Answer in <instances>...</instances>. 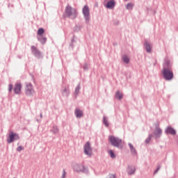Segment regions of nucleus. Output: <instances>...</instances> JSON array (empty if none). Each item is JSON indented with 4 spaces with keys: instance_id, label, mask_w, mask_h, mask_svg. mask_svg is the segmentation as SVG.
<instances>
[{
    "instance_id": "34",
    "label": "nucleus",
    "mask_w": 178,
    "mask_h": 178,
    "mask_svg": "<svg viewBox=\"0 0 178 178\" xmlns=\"http://www.w3.org/2000/svg\"><path fill=\"white\" fill-rule=\"evenodd\" d=\"M83 70H88V65L87 63H85L83 66Z\"/></svg>"
},
{
    "instance_id": "15",
    "label": "nucleus",
    "mask_w": 178,
    "mask_h": 178,
    "mask_svg": "<svg viewBox=\"0 0 178 178\" xmlns=\"http://www.w3.org/2000/svg\"><path fill=\"white\" fill-rule=\"evenodd\" d=\"M74 115L77 119H80L83 118L84 113H83V111L80 110L79 108H76L74 111Z\"/></svg>"
},
{
    "instance_id": "16",
    "label": "nucleus",
    "mask_w": 178,
    "mask_h": 178,
    "mask_svg": "<svg viewBox=\"0 0 178 178\" xmlns=\"http://www.w3.org/2000/svg\"><path fill=\"white\" fill-rule=\"evenodd\" d=\"M128 145L129 147L131 155H133V156H136L137 150H136V147L131 143H128Z\"/></svg>"
},
{
    "instance_id": "4",
    "label": "nucleus",
    "mask_w": 178,
    "mask_h": 178,
    "mask_svg": "<svg viewBox=\"0 0 178 178\" xmlns=\"http://www.w3.org/2000/svg\"><path fill=\"white\" fill-rule=\"evenodd\" d=\"M82 13L83 15V18L85 19V22L86 24H88L90 23V8H88V6L86 5L83 6L82 9Z\"/></svg>"
},
{
    "instance_id": "20",
    "label": "nucleus",
    "mask_w": 178,
    "mask_h": 178,
    "mask_svg": "<svg viewBox=\"0 0 178 178\" xmlns=\"http://www.w3.org/2000/svg\"><path fill=\"white\" fill-rule=\"evenodd\" d=\"M102 123L105 127H109V122H108V117L104 115L102 119Z\"/></svg>"
},
{
    "instance_id": "29",
    "label": "nucleus",
    "mask_w": 178,
    "mask_h": 178,
    "mask_svg": "<svg viewBox=\"0 0 178 178\" xmlns=\"http://www.w3.org/2000/svg\"><path fill=\"white\" fill-rule=\"evenodd\" d=\"M108 153H109L111 158H112L113 159L114 158H116V154H115V152H113V150H109Z\"/></svg>"
},
{
    "instance_id": "31",
    "label": "nucleus",
    "mask_w": 178,
    "mask_h": 178,
    "mask_svg": "<svg viewBox=\"0 0 178 178\" xmlns=\"http://www.w3.org/2000/svg\"><path fill=\"white\" fill-rule=\"evenodd\" d=\"M127 9L128 10L133 9V3H128L127 5Z\"/></svg>"
},
{
    "instance_id": "1",
    "label": "nucleus",
    "mask_w": 178,
    "mask_h": 178,
    "mask_svg": "<svg viewBox=\"0 0 178 178\" xmlns=\"http://www.w3.org/2000/svg\"><path fill=\"white\" fill-rule=\"evenodd\" d=\"M77 16H79V11H77V9L67 4L65 8L64 17L74 20L75 19H77Z\"/></svg>"
},
{
    "instance_id": "12",
    "label": "nucleus",
    "mask_w": 178,
    "mask_h": 178,
    "mask_svg": "<svg viewBox=\"0 0 178 178\" xmlns=\"http://www.w3.org/2000/svg\"><path fill=\"white\" fill-rule=\"evenodd\" d=\"M14 94L19 95L22 92V83H15L13 88Z\"/></svg>"
},
{
    "instance_id": "19",
    "label": "nucleus",
    "mask_w": 178,
    "mask_h": 178,
    "mask_svg": "<svg viewBox=\"0 0 178 178\" xmlns=\"http://www.w3.org/2000/svg\"><path fill=\"white\" fill-rule=\"evenodd\" d=\"M134 172H136V167L133 165L128 166V170H127L128 175H134Z\"/></svg>"
},
{
    "instance_id": "30",
    "label": "nucleus",
    "mask_w": 178,
    "mask_h": 178,
    "mask_svg": "<svg viewBox=\"0 0 178 178\" xmlns=\"http://www.w3.org/2000/svg\"><path fill=\"white\" fill-rule=\"evenodd\" d=\"M12 90H13V85L10 83L8 85V92H12Z\"/></svg>"
},
{
    "instance_id": "11",
    "label": "nucleus",
    "mask_w": 178,
    "mask_h": 178,
    "mask_svg": "<svg viewBox=\"0 0 178 178\" xmlns=\"http://www.w3.org/2000/svg\"><path fill=\"white\" fill-rule=\"evenodd\" d=\"M84 154L86 155H88L91 156V145H90V142H87L83 146Z\"/></svg>"
},
{
    "instance_id": "23",
    "label": "nucleus",
    "mask_w": 178,
    "mask_h": 178,
    "mask_svg": "<svg viewBox=\"0 0 178 178\" xmlns=\"http://www.w3.org/2000/svg\"><path fill=\"white\" fill-rule=\"evenodd\" d=\"M79 92H80V83H79V85L76 86L74 95L77 97V95H79Z\"/></svg>"
},
{
    "instance_id": "14",
    "label": "nucleus",
    "mask_w": 178,
    "mask_h": 178,
    "mask_svg": "<svg viewBox=\"0 0 178 178\" xmlns=\"http://www.w3.org/2000/svg\"><path fill=\"white\" fill-rule=\"evenodd\" d=\"M172 67V64H170V60L168 58L164 59V63L163 64V69L170 70Z\"/></svg>"
},
{
    "instance_id": "10",
    "label": "nucleus",
    "mask_w": 178,
    "mask_h": 178,
    "mask_svg": "<svg viewBox=\"0 0 178 178\" xmlns=\"http://www.w3.org/2000/svg\"><path fill=\"white\" fill-rule=\"evenodd\" d=\"M104 2H106L105 5L106 9H113L116 6L115 0H104Z\"/></svg>"
},
{
    "instance_id": "26",
    "label": "nucleus",
    "mask_w": 178,
    "mask_h": 178,
    "mask_svg": "<svg viewBox=\"0 0 178 178\" xmlns=\"http://www.w3.org/2000/svg\"><path fill=\"white\" fill-rule=\"evenodd\" d=\"M82 27L83 26H81L75 25V26L74 27V31L79 33V31H80V30H81Z\"/></svg>"
},
{
    "instance_id": "2",
    "label": "nucleus",
    "mask_w": 178,
    "mask_h": 178,
    "mask_svg": "<svg viewBox=\"0 0 178 178\" xmlns=\"http://www.w3.org/2000/svg\"><path fill=\"white\" fill-rule=\"evenodd\" d=\"M108 141L112 145V147H115L116 148H118L119 149H123V145L122 144V139L113 136H108Z\"/></svg>"
},
{
    "instance_id": "24",
    "label": "nucleus",
    "mask_w": 178,
    "mask_h": 178,
    "mask_svg": "<svg viewBox=\"0 0 178 178\" xmlns=\"http://www.w3.org/2000/svg\"><path fill=\"white\" fill-rule=\"evenodd\" d=\"M152 138H153L152 135H151V134H149L147 138H146L145 140V144H149Z\"/></svg>"
},
{
    "instance_id": "5",
    "label": "nucleus",
    "mask_w": 178,
    "mask_h": 178,
    "mask_svg": "<svg viewBox=\"0 0 178 178\" xmlns=\"http://www.w3.org/2000/svg\"><path fill=\"white\" fill-rule=\"evenodd\" d=\"M74 170H75V172H78V173L83 172L86 173V175H88V168L82 164H76L74 166Z\"/></svg>"
},
{
    "instance_id": "7",
    "label": "nucleus",
    "mask_w": 178,
    "mask_h": 178,
    "mask_svg": "<svg viewBox=\"0 0 178 178\" xmlns=\"http://www.w3.org/2000/svg\"><path fill=\"white\" fill-rule=\"evenodd\" d=\"M25 94L28 97H33L34 95V88H33V84L31 83H26Z\"/></svg>"
},
{
    "instance_id": "27",
    "label": "nucleus",
    "mask_w": 178,
    "mask_h": 178,
    "mask_svg": "<svg viewBox=\"0 0 178 178\" xmlns=\"http://www.w3.org/2000/svg\"><path fill=\"white\" fill-rule=\"evenodd\" d=\"M122 60L124 62V63H129L130 62V59H129V57L127 56H122Z\"/></svg>"
},
{
    "instance_id": "37",
    "label": "nucleus",
    "mask_w": 178,
    "mask_h": 178,
    "mask_svg": "<svg viewBox=\"0 0 178 178\" xmlns=\"http://www.w3.org/2000/svg\"><path fill=\"white\" fill-rule=\"evenodd\" d=\"M65 177H66V171L65 170H63L61 178H65Z\"/></svg>"
},
{
    "instance_id": "36",
    "label": "nucleus",
    "mask_w": 178,
    "mask_h": 178,
    "mask_svg": "<svg viewBox=\"0 0 178 178\" xmlns=\"http://www.w3.org/2000/svg\"><path fill=\"white\" fill-rule=\"evenodd\" d=\"M155 124V130H158V129H161L160 127H159V123H155L154 124Z\"/></svg>"
},
{
    "instance_id": "33",
    "label": "nucleus",
    "mask_w": 178,
    "mask_h": 178,
    "mask_svg": "<svg viewBox=\"0 0 178 178\" xmlns=\"http://www.w3.org/2000/svg\"><path fill=\"white\" fill-rule=\"evenodd\" d=\"M159 169H161V165H159L157 166L156 169L154 172V175H156V173H158V171L159 170Z\"/></svg>"
},
{
    "instance_id": "21",
    "label": "nucleus",
    "mask_w": 178,
    "mask_h": 178,
    "mask_svg": "<svg viewBox=\"0 0 178 178\" xmlns=\"http://www.w3.org/2000/svg\"><path fill=\"white\" fill-rule=\"evenodd\" d=\"M115 97L117 99H122V98H123V95L122 93H120V91H117L115 92Z\"/></svg>"
},
{
    "instance_id": "25",
    "label": "nucleus",
    "mask_w": 178,
    "mask_h": 178,
    "mask_svg": "<svg viewBox=\"0 0 178 178\" xmlns=\"http://www.w3.org/2000/svg\"><path fill=\"white\" fill-rule=\"evenodd\" d=\"M44 33H45V30H44L43 28H40L38 30L37 34L38 35H42V34H44Z\"/></svg>"
},
{
    "instance_id": "9",
    "label": "nucleus",
    "mask_w": 178,
    "mask_h": 178,
    "mask_svg": "<svg viewBox=\"0 0 178 178\" xmlns=\"http://www.w3.org/2000/svg\"><path fill=\"white\" fill-rule=\"evenodd\" d=\"M150 134L153 137V138L156 140V141H158V140H159V138L162 137V129H154V131Z\"/></svg>"
},
{
    "instance_id": "38",
    "label": "nucleus",
    "mask_w": 178,
    "mask_h": 178,
    "mask_svg": "<svg viewBox=\"0 0 178 178\" xmlns=\"http://www.w3.org/2000/svg\"><path fill=\"white\" fill-rule=\"evenodd\" d=\"M108 178H116V175L113 174H109L108 175Z\"/></svg>"
},
{
    "instance_id": "3",
    "label": "nucleus",
    "mask_w": 178,
    "mask_h": 178,
    "mask_svg": "<svg viewBox=\"0 0 178 178\" xmlns=\"http://www.w3.org/2000/svg\"><path fill=\"white\" fill-rule=\"evenodd\" d=\"M162 76L166 81H170V80H173V71L166 68L163 69Z\"/></svg>"
},
{
    "instance_id": "17",
    "label": "nucleus",
    "mask_w": 178,
    "mask_h": 178,
    "mask_svg": "<svg viewBox=\"0 0 178 178\" xmlns=\"http://www.w3.org/2000/svg\"><path fill=\"white\" fill-rule=\"evenodd\" d=\"M61 94L63 97H66V98H67L69 94H70V90L69 88H64V90H61Z\"/></svg>"
},
{
    "instance_id": "22",
    "label": "nucleus",
    "mask_w": 178,
    "mask_h": 178,
    "mask_svg": "<svg viewBox=\"0 0 178 178\" xmlns=\"http://www.w3.org/2000/svg\"><path fill=\"white\" fill-rule=\"evenodd\" d=\"M38 40L40 42H41L42 44H45V42H47V38L45 37H42V36H39L38 38Z\"/></svg>"
},
{
    "instance_id": "28",
    "label": "nucleus",
    "mask_w": 178,
    "mask_h": 178,
    "mask_svg": "<svg viewBox=\"0 0 178 178\" xmlns=\"http://www.w3.org/2000/svg\"><path fill=\"white\" fill-rule=\"evenodd\" d=\"M51 131H52V133H54V134H56V133H58V131H59V129H58V127L53 126Z\"/></svg>"
},
{
    "instance_id": "13",
    "label": "nucleus",
    "mask_w": 178,
    "mask_h": 178,
    "mask_svg": "<svg viewBox=\"0 0 178 178\" xmlns=\"http://www.w3.org/2000/svg\"><path fill=\"white\" fill-rule=\"evenodd\" d=\"M165 134H171V136H176V129H173L172 127L168 126L165 130Z\"/></svg>"
},
{
    "instance_id": "32",
    "label": "nucleus",
    "mask_w": 178,
    "mask_h": 178,
    "mask_svg": "<svg viewBox=\"0 0 178 178\" xmlns=\"http://www.w3.org/2000/svg\"><path fill=\"white\" fill-rule=\"evenodd\" d=\"M23 149H24V147H23V146H19L17 148V151L18 152H20L21 151H23Z\"/></svg>"
},
{
    "instance_id": "18",
    "label": "nucleus",
    "mask_w": 178,
    "mask_h": 178,
    "mask_svg": "<svg viewBox=\"0 0 178 178\" xmlns=\"http://www.w3.org/2000/svg\"><path fill=\"white\" fill-rule=\"evenodd\" d=\"M144 47H145V49L146 51L147 52V54H149L152 51V47H151V44H149V42L145 41L144 42Z\"/></svg>"
},
{
    "instance_id": "8",
    "label": "nucleus",
    "mask_w": 178,
    "mask_h": 178,
    "mask_svg": "<svg viewBox=\"0 0 178 178\" xmlns=\"http://www.w3.org/2000/svg\"><path fill=\"white\" fill-rule=\"evenodd\" d=\"M31 49L35 58H37L38 59H41V58H42V54L40 50H38V49H37V47L31 46Z\"/></svg>"
},
{
    "instance_id": "39",
    "label": "nucleus",
    "mask_w": 178,
    "mask_h": 178,
    "mask_svg": "<svg viewBox=\"0 0 178 178\" xmlns=\"http://www.w3.org/2000/svg\"><path fill=\"white\" fill-rule=\"evenodd\" d=\"M40 118H42V113H40Z\"/></svg>"
},
{
    "instance_id": "6",
    "label": "nucleus",
    "mask_w": 178,
    "mask_h": 178,
    "mask_svg": "<svg viewBox=\"0 0 178 178\" xmlns=\"http://www.w3.org/2000/svg\"><path fill=\"white\" fill-rule=\"evenodd\" d=\"M19 138L20 136H19L18 134L11 131L10 132L8 138H7V143L8 144H11V143H13L14 141H17V140H19Z\"/></svg>"
},
{
    "instance_id": "35",
    "label": "nucleus",
    "mask_w": 178,
    "mask_h": 178,
    "mask_svg": "<svg viewBox=\"0 0 178 178\" xmlns=\"http://www.w3.org/2000/svg\"><path fill=\"white\" fill-rule=\"evenodd\" d=\"M71 42L72 43L70 44V47H72V48H73V43L76 42V40H74V38L72 39Z\"/></svg>"
}]
</instances>
